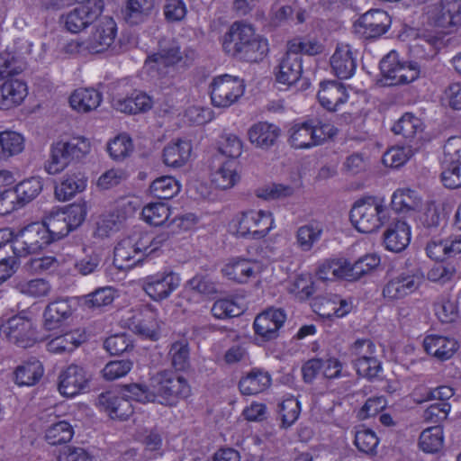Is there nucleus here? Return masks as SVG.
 <instances>
[{
  "instance_id": "64",
  "label": "nucleus",
  "mask_w": 461,
  "mask_h": 461,
  "mask_svg": "<svg viewBox=\"0 0 461 461\" xmlns=\"http://www.w3.org/2000/svg\"><path fill=\"white\" fill-rule=\"evenodd\" d=\"M294 52L307 55H317L323 51V46L315 39H294L288 42V46Z\"/></svg>"
},
{
  "instance_id": "28",
  "label": "nucleus",
  "mask_w": 461,
  "mask_h": 461,
  "mask_svg": "<svg viewBox=\"0 0 461 461\" xmlns=\"http://www.w3.org/2000/svg\"><path fill=\"white\" fill-rule=\"evenodd\" d=\"M272 378L267 371L253 368L239 382V389L243 395H255L266 391Z\"/></svg>"
},
{
  "instance_id": "8",
  "label": "nucleus",
  "mask_w": 461,
  "mask_h": 461,
  "mask_svg": "<svg viewBox=\"0 0 461 461\" xmlns=\"http://www.w3.org/2000/svg\"><path fill=\"white\" fill-rule=\"evenodd\" d=\"M50 233L41 222H32L13 233L12 249L17 257L35 254L51 244Z\"/></svg>"
},
{
  "instance_id": "50",
  "label": "nucleus",
  "mask_w": 461,
  "mask_h": 461,
  "mask_svg": "<svg viewBox=\"0 0 461 461\" xmlns=\"http://www.w3.org/2000/svg\"><path fill=\"white\" fill-rule=\"evenodd\" d=\"M16 289L23 294L33 298L48 296L51 291L50 282L44 278L21 281L16 285Z\"/></svg>"
},
{
  "instance_id": "34",
  "label": "nucleus",
  "mask_w": 461,
  "mask_h": 461,
  "mask_svg": "<svg viewBox=\"0 0 461 461\" xmlns=\"http://www.w3.org/2000/svg\"><path fill=\"white\" fill-rule=\"evenodd\" d=\"M41 363L33 358L19 365L14 372V383L19 386H33L43 375Z\"/></svg>"
},
{
  "instance_id": "24",
  "label": "nucleus",
  "mask_w": 461,
  "mask_h": 461,
  "mask_svg": "<svg viewBox=\"0 0 461 461\" xmlns=\"http://www.w3.org/2000/svg\"><path fill=\"white\" fill-rule=\"evenodd\" d=\"M303 55L294 52L289 48L278 65L276 81L285 85L295 84L302 77Z\"/></svg>"
},
{
  "instance_id": "40",
  "label": "nucleus",
  "mask_w": 461,
  "mask_h": 461,
  "mask_svg": "<svg viewBox=\"0 0 461 461\" xmlns=\"http://www.w3.org/2000/svg\"><path fill=\"white\" fill-rule=\"evenodd\" d=\"M346 280L356 281L367 275L380 264V258L375 254H366L351 264L345 259Z\"/></svg>"
},
{
  "instance_id": "22",
  "label": "nucleus",
  "mask_w": 461,
  "mask_h": 461,
  "mask_svg": "<svg viewBox=\"0 0 461 461\" xmlns=\"http://www.w3.org/2000/svg\"><path fill=\"white\" fill-rule=\"evenodd\" d=\"M411 241V228L402 220L390 222L383 234L384 248L392 252L399 253L404 250Z\"/></svg>"
},
{
  "instance_id": "26",
  "label": "nucleus",
  "mask_w": 461,
  "mask_h": 461,
  "mask_svg": "<svg viewBox=\"0 0 461 461\" xmlns=\"http://www.w3.org/2000/svg\"><path fill=\"white\" fill-rule=\"evenodd\" d=\"M280 133L278 126L267 122H258L248 130V138L256 148L267 150L276 144Z\"/></svg>"
},
{
  "instance_id": "47",
  "label": "nucleus",
  "mask_w": 461,
  "mask_h": 461,
  "mask_svg": "<svg viewBox=\"0 0 461 461\" xmlns=\"http://www.w3.org/2000/svg\"><path fill=\"white\" fill-rule=\"evenodd\" d=\"M435 312L443 323H451L458 316L456 299L449 294H441L435 303Z\"/></svg>"
},
{
  "instance_id": "51",
  "label": "nucleus",
  "mask_w": 461,
  "mask_h": 461,
  "mask_svg": "<svg viewBox=\"0 0 461 461\" xmlns=\"http://www.w3.org/2000/svg\"><path fill=\"white\" fill-rule=\"evenodd\" d=\"M122 393L129 400L140 402L142 403H157L155 390L151 386L149 388L143 384L134 383L125 384L122 389Z\"/></svg>"
},
{
  "instance_id": "54",
  "label": "nucleus",
  "mask_w": 461,
  "mask_h": 461,
  "mask_svg": "<svg viewBox=\"0 0 461 461\" xmlns=\"http://www.w3.org/2000/svg\"><path fill=\"white\" fill-rule=\"evenodd\" d=\"M133 150L132 140L127 134H120L111 140L107 146L110 157L116 161H122L131 155Z\"/></svg>"
},
{
  "instance_id": "41",
  "label": "nucleus",
  "mask_w": 461,
  "mask_h": 461,
  "mask_svg": "<svg viewBox=\"0 0 461 461\" xmlns=\"http://www.w3.org/2000/svg\"><path fill=\"white\" fill-rule=\"evenodd\" d=\"M114 105L122 113H138L149 111L152 107V100L145 93L135 92L129 97L117 100Z\"/></svg>"
},
{
  "instance_id": "49",
  "label": "nucleus",
  "mask_w": 461,
  "mask_h": 461,
  "mask_svg": "<svg viewBox=\"0 0 461 461\" xmlns=\"http://www.w3.org/2000/svg\"><path fill=\"white\" fill-rule=\"evenodd\" d=\"M74 435L72 426L66 420L52 424L45 433V438L50 445H60L69 442Z\"/></svg>"
},
{
  "instance_id": "35",
  "label": "nucleus",
  "mask_w": 461,
  "mask_h": 461,
  "mask_svg": "<svg viewBox=\"0 0 461 461\" xmlns=\"http://www.w3.org/2000/svg\"><path fill=\"white\" fill-rule=\"evenodd\" d=\"M323 233V225L312 221L300 226L295 233L297 247L303 252H309L320 241Z\"/></svg>"
},
{
  "instance_id": "56",
  "label": "nucleus",
  "mask_w": 461,
  "mask_h": 461,
  "mask_svg": "<svg viewBox=\"0 0 461 461\" xmlns=\"http://www.w3.org/2000/svg\"><path fill=\"white\" fill-rule=\"evenodd\" d=\"M2 151L5 160L9 158L20 154L24 149V138L22 134L5 131H2Z\"/></svg>"
},
{
  "instance_id": "30",
  "label": "nucleus",
  "mask_w": 461,
  "mask_h": 461,
  "mask_svg": "<svg viewBox=\"0 0 461 461\" xmlns=\"http://www.w3.org/2000/svg\"><path fill=\"white\" fill-rule=\"evenodd\" d=\"M86 186V178L81 172H72L64 175L55 186V196L59 201H68L77 194L81 193Z\"/></svg>"
},
{
  "instance_id": "61",
  "label": "nucleus",
  "mask_w": 461,
  "mask_h": 461,
  "mask_svg": "<svg viewBox=\"0 0 461 461\" xmlns=\"http://www.w3.org/2000/svg\"><path fill=\"white\" fill-rule=\"evenodd\" d=\"M122 218L117 212L103 214L97 221L96 233L99 237H107L119 230Z\"/></svg>"
},
{
  "instance_id": "55",
  "label": "nucleus",
  "mask_w": 461,
  "mask_h": 461,
  "mask_svg": "<svg viewBox=\"0 0 461 461\" xmlns=\"http://www.w3.org/2000/svg\"><path fill=\"white\" fill-rule=\"evenodd\" d=\"M142 217L146 222L154 226L163 225L170 216V210L164 203H150L142 209Z\"/></svg>"
},
{
  "instance_id": "32",
  "label": "nucleus",
  "mask_w": 461,
  "mask_h": 461,
  "mask_svg": "<svg viewBox=\"0 0 461 461\" xmlns=\"http://www.w3.org/2000/svg\"><path fill=\"white\" fill-rule=\"evenodd\" d=\"M27 95V86L21 80H8L0 86V109L20 104Z\"/></svg>"
},
{
  "instance_id": "23",
  "label": "nucleus",
  "mask_w": 461,
  "mask_h": 461,
  "mask_svg": "<svg viewBox=\"0 0 461 461\" xmlns=\"http://www.w3.org/2000/svg\"><path fill=\"white\" fill-rule=\"evenodd\" d=\"M116 31V23L113 18H102L89 36L87 48L97 53L104 51L113 43Z\"/></svg>"
},
{
  "instance_id": "17",
  "label": "nucleus",
  "mask_w": 461,
  "mask_h": 461,
  "mask_svg": "<svg viewBox=\"0 0 461 461\" xmlns=\"http://www.w3.org/2000/svg\"><path fill=\"white\" fill-rule=\"evenodd\" d=\"M89 377L82 366L70 365L59 376V391L66 397H73L88 386Z\"/></svg>"
},
{
  "instance_id": "5",
  "label": "nucleus",
  "mask_w": 461,
  "mask_h": 461,
  "mask_svg": "<svg viewBox=\"0 0 461 461\" xmlns=\"http://www.w3.org/2000/svg\"><path fill=\"white\" fill-rule=\"evenodd\" d=\"M196 58V52L192 48L181 47L176 41H163L159 42V50L149 56L146 63L161 76H166L169 68L177 64L189 67Z\"/></svg>"
},
{
  "instance_id": "14",
  "label": "nucleus",
  "mask_w": 461,
  "mask_h": 461,
  "mask_svg": "<svg viewBox=\"0 0 461 461\" xmlns=\"http://www.w3.org/2000/svg\"><path fill=\"white\" fill-rule=\"evenodd\" d=\"M286 320V314L281 308H268L258 314L253 322L255 334L262 341L276 339L279 330Z\"/></svg>"
},
{
  "instance_id": "43",
  "label": "nucleus",
  "mask_w": 461,
  "mask_h": 461,
  "mask_svg": "<svg viewBox=\"0 0 461 461\" xmlns=\"http://www.w3.org/2000/svg\"><path fill=\"white\" fill-rule=\"evenodd\" d=\"M267 51V40L255 33L235 58L248 62H258L263 59Z\"/></svg>"
},
{
  "instance_id": "58",
  "label": "nucleus",
  "mask_w": 461,
  "mask_h": 461,
  "mask_svg": "<svg viewBox=\"0 0 461 461\" xmlns=\"http://www.w3.org/2000/svg\"><path fill=\"white\" fill-rule=\"evenodd\" d=\"M132 366L133 363L129 359L110 361L102 369V375L107 381H113L125 376Z\"/></svg>"
},
{
  "instance_id": "46",
  "label": "nucleus",
  "mask_w": 461,
  "mask_h": 461,
  "mask_svg": "<svg viewBox=\"0 0 461 461\" xmlns=\"http://www.w3.org/2000/svg\"><path fill=\"white\" fill-rule=\"evenodd\" d=\"M149 191L154 197L167 200L179 193L180 184L173 176H164L151 183Z\"/></svg>"
},
{
  "instance_id": "2",
  "label": "nucleus",
  "mask_w": 461,
  "mask_h": 461,
  "mask_svg": "<svg viewBox=\"0 0 461 461\" xmlns=\"http://www.w3.org/2000/svg\"><path fill=\"white\" fill-rule=\"evenodd\" d=\"M87 211L86 202L80 201L69 205L65 210L51 211L41 223L50 233L51 242H54L79 227L85 221Z\"/></svg>"
},
{
  "instance_id": "19",
  "label": "nucleus",
  "mask_w": 461,
  "mask_h": 461,
  "mask_svg": "<svg viewBox=\"0 0 461 461\" xmlns=\"http://www.w3.org/2000/svg\"><path fill=\"white\" fill-rule=\"evenodd\" d=\"M254 34L255 30L252 25L243 22L233 23L223 36V50L227 54L236 57Z\"/></svg>"
},
{
  "instance_id": "12",
  "label": "nucleus",
  "mask_w": 461,
  "mask_h": 461,
  "mask_svg": "<svg viewBox=\"0 0 461 461\" xmlns=\"http://www.w3.org/2000/svg\"><path fill=\"white\" fill-rule=\"evenodd\" d=\"M272 213L266 211L243 212L237 227V233L243 238L260 240L273 228Z\"/></svg>"
},
{
  "instance_id": "10",
  "label": "nucleus",
  "mask_w": 461,
  "mask_h": 461,
  "mask_svg": "<svg viewBox=\"0 0 461 461\" xmlns=\"http://www.w3.org/2000/svg\"><path fill=\"white\" fill-rule=\"evenodd\" d=\"M0 335L23 348L32 347L37 341L32 321L18 315L8 319L0 326Z\"/></svg>"
},
{
  "instance_id": "27",
  "label": "nucleus",
  "mask_w": 461,
  "mask_h": 461,
  "mask_svg": "<svg viewBox=\"0 0 461 461\" xmlns=\"http://www.w3.org/2000/svg\"><path fill=\"white\" fill-rule=\"evenodd\" d=\"M425 351L438 360L450 359L458 349L457 341L449 337L428 335L423 340Z\"/></svg>"
},
{
  "instance_id": "25",
  "label": "nucleus",
  "mask_w": 461,
  "mask_h": 461,
  "mask_svg": "<svg viewBox=\"0 0 461 461\" xmlns=\"http://www.w3.org/2000/svg\"><path fill=\"white\" fill-rule=\"evenodd\" d=\"M317 97L323 108L336 111L340 104L348 101V95L342 83L330 80L321 83Z\"/></svg>"
},
{
  "instance_id": "21",
  "label": "nucleus",
  "mask_w": 461,
  "mask_h": 461,
  "mask_svg": "<svg viewBox=\"0 0 461 461\" xmlns=\"http://www.w3.org/2000/svg\"><path fill=\"white\" fill-rule=\"evenodd\" d=\"M454 1L439 0L429 4L425 7V14L428 22L437 27L447 29L452 32L459 26L456 19V12L450 10Z\"/></svg>"
},
{
  "instance_id": "44",
  "label": "nucleus",
  "mask_w": 461,
  "mask_h": 461,
  "mask_svg": "<svg viewBox=\"0 0 461 461\" xmlns=\"http://www.w3.org/2000/svg\"><path fill=\"white\" fill-rule=\"evenodd\" d=\"M422 130L421 120L410 113H404L392 128L394 134L402 135L408 141H411Z\"/></svg>"
},
{
  "instance_id": "13",
  "label": "nucleus",
  "mask_w": 461,
  "mask_h": 461,
  "mask_svg": "<svg viewBox=\"0 0 461 461\" xmlns=\"http://www.w3.org/2000/svg\"><path fill=\"white\" fill-rule=\"evenodd\" d=\"M147 240L141 241L140 233L122 239L114 248L113 262L120 269L131 268L142 261Z\"/></svg>"
},
{
  "instance_id": "4",
  "label": "nucleus",
  "mask_w": 461,
  "mask_h": 461,
  "mask_svg": "<svg viewBox=\"0 0 461 461\" xmlns=\"http://www.w3.org/2000/svg\"><path fill=\"white\" fill-rule=\"evenodd\" d=\"M150 386L156 392L157 403L165 406H176L180 400L191 395V386L187 380L167 370L154 375Z\"/></svg>"
},
{
  "instance_id": "6",
  "label": "nucleus",
  "mask_w": 461,
  "mask_h": 461,
  "mask_svg": "<svg viewBox=\"0 0 461 461\" xmlns=\"http://www.w3.org/2000/svg\"><path fill=\"white\" fill-rule=\"evenodd\" d=\"M89 151L90 142L84 137L59 141L51 146L50 157L45 164V169L50 175L58 174L72 161L82 158Z\"/></svg>"
},
{
  "instance_id": "63",
  "label": "nucleus",
  "mask_w": 461,
  "mask_h": 461,
  "mask_svg": "<svg viewBox=\"0 0 461 461\" xmlns=\"http://www.w3.org/2000/svg\"><path fill=\"white\" fill-rule=\"evenodd\" d=\"M378 442L375 433L369 429H362L356 433L355 445L357 449L363 453H375Z\"/></svg>"
},
{
  "instance_id": "7",
  "label": "nucleus",
  "mask_w": 461,
  "mask_h": 461,
  "mask_svg": "<svg viewBox=\"0 0 461 461\" xmlns=\"http://www.w3.org/2000/svg\"><path fill=\"white\" fill-rule=\"evenodd\" d=\"M380 70L388 86L411 83L420 74L417 62L403 59L395 50H391L381 59Z\"/></svg>"
},
{
  "instance_id": "33",
  "label": "nucleus",
  "mask_w": 461,
  "mask_h": 461,
  "mask_svg": "<svg viewBox=\"0 0 461 461\" xmlns=\"http://www.w3.org/2000/svg\"><path fill=\"white\" fill-rule=\"evenodd\" d=\"M101 101L102 94L94 88H78L69 96L70 106L78 113H89L95 110Z\"/></svg>"
},
{
  "instance_id": "20",
  "label": "nucleus",
  "mask_w": 461,
  "mask_h": 461,
  "mask_svg": "<svg viewBox=\"0 0 461 461\" xmlns=\"http://www.w3.org/2000/svg\"><path fill=\"white\" fill-rule=\"evenodd\" d=\"M421 279L418 274L401 273L384 285L383 294L391 300L402 299L414 293L419 288Z\"/></svg>"
},
{
  "instance_id": "52",
  "label": "nucleus",
  "mask_w": 461,
  "mask_h": 461,
  "mask_svg": "<svg viewBox=\"0 0 461 461\" xmlns=\"http://www.w3.org/2000/svg\"><path fill=\"white\" fill-rule=\"evenodd\" d=\"M172 366L177 371H185L190 366V350L187 341L179 340L171 344L169 349Z\"/></svg>"
},
{
  "instance_id": "36",
  "label": "nucleus",
  "mask_w": 461,
  "mask_h": 461,
  "mask_svg": "<svg viewBox=\"0 0 461 461\" xmlns=\"http://www.w3.org/2000/svg\"><path fill=\"white\" fill-rule=\"evenodd\" d=\"M191 151L192 146L187 140H177L170 142L163 149L164 163L168 167H181L189 158Z\"/></svg>"
},
{
  "instance_id": "48",
  "label": "nucleus",
  "mask_w": 461,
  "mask_h": 461,
  "mask_svg": "<svg viewBox=\"0 0 461 461\" xmlns=\"http://www.w3.org/2000/svg\"><path fill=\"white\" fill-rule=\"evenodd\" d=\"M443 445V430L439 426L424 429L419 439L420 449L426 453L438 452Z\"/></svg>"
},
{
  "instance_id": "39",
  "label": "nucleus",
  "mask_w": 461,
  "mask_h": 461,
  "mask_svg": "<svg viewBox=\"0 0 461 461\" xmlns=\"http://www.w3.org/2000/svg\"><path fill=\"white\" fill-rule=\"evenodd\" d=\"M257 265L246 258H231L222 268V272L230 279L238 283H245L255 274Z\"/></svg>"
},
{
  "instance_id": "45",
  "label": "nucleus",
  "mask_w": 461,
  "mask_h": 461,
  "mask_svg": "<svg viewBox=\"0 0 461 461\" xmlns=\"http://www.w3.org/2000/svg\"><path fill=\"white\" fill-rule=\"evenodd\" d=\"M43 182L39 176L30 177L20 182L14 191L18 197V205L23 206L35 199L42 191Z\"/></svg>"
},
{
  "instance_id": "1",
  "label": "nucleus",
  "mask_w": 461,
  "mask_h": 461,
  "mask_svg": "<svg viewBox=\"0 0 461 461\" xmlns=\"http://www.w3.org/2000/svg\"><path fill=\"white\" fill-rule=\"evenodd\" d=\"M349 218L357 230L372 233L388 221L389 210L382 198L367 196L354 203Z\"/></svg>"
},
{
  "instance_id": "29",
  "label": "nucleus",
  "mask_w": 461,
  "mask_h": 461,
  "mask_svg": "<svg viewBox=\"0 0 461 461\" xmlns=\"http://www.w3.org/2000/svg\"><path fill=\"white\" fill-rule=\"evenodd\" d=\"M97 402L113 419L126 420L133 413L130 400L124 395L120 397L111 392H105L98 396Z\"/></svg>"
},
{
  "instance_id": "9",
  "label": "nucleus",
  "mask_w": 461,
  "mask_h": 461,
  "mask_svg": "<svg viewBox=\"0 0 461 461\" xmlns=\"http://www.w3.org/2000/svg\"><path fill=\"white\" fill-rule=\"evenodd\" d=\"M245 91L243 80L225 74L213 78L210 84L212 104L226 108L236 103Z\"/></svg>"
},
{
  "instance_id": "37",
  "label": "nucleus",
  "mask_w": 461,
  "mask_h": 461,
  "mask_svg": "<svg viewBox=\"0 0 461 461\" xmlns=\"http://www.w3.org/2000/svg\"><path fill=\"white\" fill-rule=\"evenodd\" d=\"M155 6V0H127L122 14L124 20L136 25L144 22L150 14Z\"/></svg>"
},
{
  "instance_id": "59",
  "label": "nucleus",
  "mask_w": 461,
  "mask_h": 461,
  "mask_svg": "<svg viewBox=\"0 0 461 461\" xmlns=\"http://www.w3.org/2000/svg\"><path fill=\"white\" fill-rule=\"evenodd\" d=\"M243 309L230 299H221L214 302L211 312L216 319H226L239 316Z\"/></svg>"
},
{
  "instance_id": "57",
  "label": "nucleus",
  "mask_w": 461,
  "mask_h": 461,
  "mask_svg": "<svg viewBox=\"0 0 461 461\" xmlns=\"http://www.w3.org/2000/svg\"><path fill=\"white\" fill-rule=\"evenodd\" d=\"M345 259L326 260L321 264L317 270V276L321 281L346 279Z\"/></svg>"
},
{
  "instance_id": "18",
  "label": "nucleus",
  "mask_w": 461,
  "mask_h": 461,
  "mask_svg": "<svg viewBox=\"0 0 461 461\" xmlns=\"http://www.w3.org/2000/svg\"><path fill=\"white\" fill-rule=\"evenodd\" d=\"M357 51L348 44H339L330 58L333 74L339 79L350 78L357 69Z\"/></svg>"
},
{
  "instance_id": "62",
  "label": "nucleus",
  "mask_w": 461,
  "mask_h": 461,
  "mask_svg": "<svg viewBox=\"0 0 461 461\" xmlns=\"http://www.w3.org/2000/svg\"><path fill=\"white\" fill-rule=\"evenodd\" d=\"M219 151L233 160L242 152V141L234 134L224 133L221 137Z\"/></svg>"
},
{
  "instance_id": "16",
  "label": "nucleus",
  "mask_w": 461,
  "mask_h": 461,
  "mask_svg": "<svg viewBox=\"0 0 461 461\" xmlns=\"http://www.w3.org/2000/svg\"><path fill=\"white\" fill-rule=\"evenodd\" d=\"M390 25L389 14L380 9L366 12L354 24L356 32L366 39L381 36L387 32Z\"/></svg>"
},
{
  "instance_id": "3",
  "label": "nucleus",
  "mask_w": 461,
  "mask_h": 461,
  "mask_svg": "<svg viewBox=\"0 0 461 461\" xmlns=\"http://www.w3.org/2000/svg\"><path fill=\"white\" fill-rule=\"evenodd\" d=\"M338 130L331 124L317 119L295 123L289 130V144L294 149H310L333 138Z\"/></svg>"
},
{
  "instance_id": "31",
  "label": "nucleus",
  "mask_w": 461,
  "mask_h": 461,
  "mask_svg": "<svg viewBox=\"0 0 461 461\" xmlns=\"http://www.w3.org/2000/svg\"><path fill=\"white\" fill-rule=\"evenodd\" d=\"M71 314L68 299H58L50 303L43 312L45 329L51 330L59 328Z\"/></svg>"
},
{
  "instance_id": "15",
  "label": "nucleus",
  "mask_w": 461,
  "mask_h": 461,
  "mask_svg": "<svg viewBox=\"0 0 461 461\" xmlns=\"http://www.w3.org/2000/svg\"><path fill=\"white\" fill-rule=\"evenodd\" d=\"M178 274L168 271L149 276L144 279L143 289L154 301L167 298L180 285Z\"/></svg>"
},
{
  "instance_id": "11",
  "label": "nucleus",
  "mask_w": 461,
  "mask_h": 461,
  "mask_svg": "<svg viewBox=\"0 0 461 461\" xmlns=\"http://www.w3.org/2000/svg\"><path fill=\"white\" fill-rule=\"evenodd\" d=\"M103 9L102 0H87L66 15H62L61 20L68 32L77 33L94 23L102 14Z\"/></svg>"
},
{
  "instance_id": "38",
  "label": "nucleus",
  "mask_w": 461,
  "mask_h": 461,
  "mask_svg": "<svg viewBox=\"0 0 461 461\" xmlns=\"http://www.w3.org/2000/svg\"><path fill=\"white\" fill-rule=\"evenodd\" d=\"M391 206L399 213H408L421 206V199L418 194L409 188L397 189L392 196Z\"/></svg>"
},
{
  "instance_id": "53",
  "label": "nucleus",
  "mask_w": 461,
  "mask_h": 461,
  "mask_svg": "<svg viewBox=\"0 0 461 461\" xmlns=\"http://www.w3.org/2000/svg\"><path fill=\"white\" fill-rule=\"evenodd\" d=\"M114 294L111 287H101L81 298L82 304L87 309L96 310L113 303Z\"/></svg>"
},
{
  "instance_id": "60",
  "label": "nucleus",
  "mask_w": 461,
  "mask_h": 461,
  "mask_svg": "<svg viewBox=\"0 0 461 461\" xmlns=\"http://www.w3.org/2000/svg\"><path fill=\"white\" fill-rule=\"evenodd\" d=\"M80 343L81 340L77 337L76 333L68 332L51 339L48 344V348L50 352L60 354L73 351Z\"/></svg>"
},
{
  "instance_id": "42",
  "label": "nucleus",
  "mask_w": 461,
  "mask_h": 461,
  "mask_svg": "<svg viewBox=\"0 0 461 461\" xmlns=\"http://www.w3.org/2000/svg\"><path fill=\"white\" fill-rule=\"evenodd\" d=\"M240 176L237 174V162L230 159L222 163V165L212 175V185L219 189H229L235 185Z\"/></svg>"
}]
</instances>
